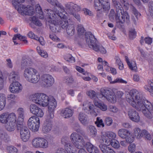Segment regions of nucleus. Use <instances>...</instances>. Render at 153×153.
<instances>
[{
  "mask_svg": "<svg viewBox=\"0 0 153 153\" xmlns=\"http://www.w3.org/2000/svg\"><path fill=\"white\" fill-rule=\"evenodd\" d=\"M48 22L50 28L53 32L57 33L61 28L65 29L69 36L74 35L75 32V26L73 24H68V20H70L69 16L65 11L59 12L56 8L53 10H48Z\"/></svg>",
  "mask_w": 153,
  "mask_h": 153,
  "instance_id": "f257e3e1",
  "label": "nucleus"
},
{
  "mask_svg": "<svg viewBox=\"0 0 153 153\" xmlns=\"http://www.w3.org/2000/svg\"><path fill=\"white\" fill-rule=\"evenodd\" d=\"M126 100L138 111H141L144 116L152 119L153 114V103L144 98L140 93L134 89L131 90L126 95Z\"/></svg>",
  "mask_w": 153,
  "mask_h": 153,
  "instance_id": "f03ea898",
  "label": "nucleus"
},
{
  "mask_svg": "<svg viewBox=\"0 0 153 153\" xmlns=\"http://www.w3.org/2000/svg\"><path fill=\"white\" fill-rule=\"evenodd\" d=\"M32 101L41 106H48V109L54 110L57 106L56 100L53 97H49L46 94L40 93H36L30 96Z\"/></svg>",
  "mask_w": 153,
  "mask_h": 153,
  "instance_id": "7ed1b4c3",
  "label": "nucleus"
},
{
  "mask_svg": "<svg viewBox=\"0 0 153 153\" xmlns=\"http://www.w3.org/2000/svg\"><path fill=\"white\" fill-rule=\"evenodd\" d=\"M13 6L18 12L22 15H32L35 13L33 7L25 5H21L25 0H9Z\"/></svg>",
  "mask_w": 153,
  "mask_h": 153,
  "instance_id": "20e7f679",
  "label": "nucleus"
},
{
  "mask_svg": "<svg viewBox=\"0 0 153 153\" xmlns=\"http://www.w3.org/2000/svg\"><path fill=\"white\" fill-rule=\"evenodd\" d=\"M112 1L116 8L117 14L115 20L116 23L120 25L125 22H128L129 21V16L127 12L124 11L122 5L116 0H112Z\"/></svg>",
  "mask_w": 153,
  "mask_h": 153,
  "instance_id": "39448f33",
  "label": "nucleus"
},
{
  "mask_svg": "<svg viewBox=\"0 0 153 153\" xmlns=\"http://www.w3.org/2000/svg\"><path fill=\"white\" fill-rule=\"evenodd\" d=\"M87 44L91 48L96 51H100L102 53L105 54L106 50L102 46H99L97 43L96 39L94 36L90 32L86 33L85 34Z\"/></svg>",
  "mask_w": 153,
  "mask_h": 153,
  "instance_id": "423d86ee",
  "label": "nucleus"
},
{
  "mask_svg": "<svg viewBox=\"0 0 153 153\" xmlns=\"http://www.w3.org/2000/svg\"><path fill=\"white\" fill-rule=\"evenodd\" d=\"M23 75L27 81L33 84L37 83L40 79V74L38 73L37 71L32 67L25 68L24 71Z\"/></svg>",
  "mask_w": 153,
  "mask_h": 153,
  "instance_id": "0eeeda50",
  "label": "nucleus"
},
{
  "mask_svg": "<svg viewBox=\"0 0 153 153\" xmlns=\"http://www.w3.org/2000/svg\"><path fill=\"white\" fill-rule=\"evenodd\" d=\"M70 139L75 147L79 149L78 153H87L85 149V144L81 136L73 132L70 136Z\"/></svg>",
  "mask_w": 153,
  "mask_h": 153,
  "instance_id": "6e6552de",
  "label": "nucleus"
},
{
  "mask_svg": "<svg viewBox=\"0 0 153 153\" xmlns=\"http://www.w3.org/2000/svg\"><path fill=\"white\" fill-rule=\"evenodd\" d=\"M99 97L102 100L106 99L109 102L114 104L117 101V98L114 93L110 89L104 88L100 90Z\"/></svg>",
  "mask_w": 153,
  "mask_h": 153,
  "instance_id": "1a4fd4ad",
  "label": "nucleus"
},
{
  "mask_svg": "<svg viewBox=\"0 0 153 153\" xmlns=\"http://www.w3.org/2000/svg\"><path fill=\"white\" fill-rule=\"evenodd\" d=\"M109 0H94V6L97 10L105 11L110 9Z\"/></svg>",
  "mask_w": 153,
  "mask_h": 153,
  "instance_id": "9d476101",
  "label": "nucleus"
},
{
  "mask_svg": "<svg viewBox=\"0 0 153 153\" xmlns=\"http://www.w3.org/2000/svg\"><path fill=\"white\" fill-rule=\"evenodd\" d=\"M116 136V134L114 132L111 131H108L104 133H102L99 141L100 143L108 145L110 141L115 140Z\"/></svg>",
  "mask_w": 153,
  "mask_h": 153,
  "instance_id": "9b49d317",
  "label": "nucleus"
},
{
  "mask_svg": "<svg viewBox=\"0 0 153 153\" xmlns=\"http://www.w3.org/2000/svg\"><path fill=\"white\" fill-rule=\"evenodd\" d=\"M118 136L122 138L125 139L128 143H132L134 141V136L128 130L125 128H121L118 131Z\"/></svg>",
  "mask_w": 153,
  "mask_h": 153,
  "instance_id": "f8f14e48",
  "label": "nucleus"
},
{
  "mask_svg": "<svg viewBox=\"0 0 153 153\" xmlns=\"http://www.w3.org/2000/svg\"><path fill=\"white\" fill-rule=\"evenodd\" d=\"M40 123V120L39 117L32 116L29 119L27 125L30 130L35 132L39 130Z\"/></svg>",
  "mask_w": 153,
  "mask_h": 153,
  "instance_id": "ddd939ff",
  "label": "nucleus"
},
{
  "mask_svg": "<svg viewBox=\"0 0 153 153\" xmlns=\"http://www.w3.org/2000/svg\"><path fill=\"white\" fill-rule=\"evenodd\" d=\"M66 7L70 11L71 14H72L79 21H80V15L78 13H74L73 11H78L81 10L80 7L78 5L72 2H69L65 4Z\"/></svg>",
  "mask_w": 153,
  "mask_h": 153,
  "instance_id": "4468645a",
  "label": "nucleus"
},
{
  "mask_svg": "<svg viewBox=\"0 0 153 153\" xmlns=\"http://www.w3.org/2000/svg\"><path fill=\"white\" fill-rule=\"evenodd\" d=\"M41 80L42 82V86L44 87H48L51 86L54 82L53 77L48 74L42 75L41 77Z\"/></svg>",
  "mask_w": 153,
  "mask_h": 153,
  "instance_id": "2eb2a0df",
  "label": "nucleus"
},
{
  "mask_svg": "<svg viewBox=\"0 0 153 153\" xmlns=\"http://www.w3.org/2000/svg\"><path fill=\"white\" fill-rule=\"evenodd\" d=\"M17 129L20 130L21 138L24 142L27 141L30 137V133L28 128L24 125L17 126Z\"/></svg>",
  "mask_w": 153,
  "mask_h": 153,
  "instance_id": "dca6fc26",
  "label": "nucleus"
},
{
  "mask_svg": "<svg viewBox=\"0 0 153 153\" xmlns=\"http://www.w3.org/2000/svg\"><path fill=\"white\" fill-rule=\"evenodd\" d=\"M22 85L20 82H13L10 85L9 90L13 94H18L22 92Z\"/></svg>",
  "mask_w": 153,
  "mask_h": 153,
  "instance_id": "f3484780",
  "label": "nucleus"
},
{
  "mask_svg": "<svg viewBox=\"0 0 153 153\" xmlns=\"http://www.w3.org/2000/svg\"><path fill=\"white\" fill-rule=\"evenodd\" d=\"M30 112L37 117H42L44 115L43 110L35 104H31L30 106Z\"/></svg>",
  "mask_w": 153,
  "mask_h": 153,
  "instance_id": "a211bd4d",
  "label": "nucleus"
},
{
  "mask_svg": "<svg viewBox=\"0 0 153 153\" xmlns=\"http://www.w3.org/2000/svg\"><path fill=\"white\" fill-rule=\"evenodd\" d=\"M47 1L52 5L54 6L55 5L57 7H53L52 9H47L45 10V13L48 14V10H53V9L54 8H56L57 10H59V12H60V11L61 12H63V11H65L64 7L62 5V4L60 3L57 0H47Z\"/></svg>",
  "mask_w": 153,
  "mask_h": 153,
  "instance_id": "6ab92c4d",
  "label": "nucleus"
},
{
  "mask_svg": "<svg viewBox=\"0 0 153 153\" xmlns=\"http://www.w3.org/2000/svg\"><path fill=\"white\" fill-rule=\"evenodd\" d=\"M16 117L15 116L14 117L7 122L5 125L6 129L8 131H14L16 126H17L16 122Z\"/></svg>",
  "mask_w": 153,
  "mask_h": 153,
  "instance_id": "aec40b11",
  "label": "nucleus"
},
{
  "mask_svg": "<svg viewBox=\"0 0 153 153\" xmlns=\"http://www.w3.org/2000/svg\"><path fill=\"white\" fill-rule=\"evenodd\" d=\"M15 116L16 115L14 113L10 114L7 112L3 113L0 115V122L5 124Z\"/></svg>",
  "mask_w": 153,
  "mask_h": 153,
  "instance_id": "412c9836",
  "label": "nucleus"
},
{
  "mask_svg": "<svg viewBox=\"0 0 153 153\" xmlns=\"http://www.w3.org/2000/svg\"><path fill=\"white\" fill-rule=\"evenodd\" d=\"M128 114L129 118L132 121L136 122L139 121L140 116L138 113L135 110L130 109L128 111Z\"/></svg>",
  "mask_w": 153,
  "mask_h": 153,
  "instance_id": "4be33fe9",
  "label": "nucleus"
},
{
  "mask_svg": "<svg viewBox=\"0 0 153 153\" xmlns=\"http://www.w3.org/2000/svg\"><path fill=\"white\" fill-rule=\"evenodd\" d=\"M17 113L18 115V119L16 121L17 126L24 125L23 122L25 116L23 109L21 108H19L17 110Z\"/></svg>",
  "mask_w": 153,
  "mask_h": 153,
  "instance_id": "5701e85b",
  "label": "nucleus"
},
{
  "mask_svg": "<svg viewBox=\"0 0 153 153\" xmlns=\"http://www.w3.org/2000/svg\"><path fill=\"white\" fill-rule=\"evenodd\" d=\"M133 135L134 136V139L135 137L137 139H140L143 137V134L145 133V130H141L139 127H136L133 129Z\"/></svg>",
  "mask_w": 153,
  "mask_h": 153,
  "instance_id": "b1692460",
  "label": "nucleus"
},
{
  "mask_svg": "<svg viewBox=\"0 0 153 153\" xmlns=\"http://www.w3.org/2000/svg\"><path fill=\"white\" fill-rule=\"evenodd\" d=\"M73 113L72 110L69 108H66L62 110L61 114L65 118H69L72 116Z\"/></svg>",
  "mask_w": 153,
  "mask_h": 153,
  "instance_id": "393cba45",
  "label": "nucleus"
},
{
  "mask_svg": "<svg viewBox=\"0 0 153 153\" xmlns=\"http://www.w3.org/2000/svg\"><path fill=\"white\" fill-rule=\"evenodd\" d=\"M35 10L36 13L39 14L40 19H42L46 20L48 21V17L45 16L43 12L42 8L39 4H38L36 5Z\"/></svg>",
  "mask_w": 153,
  "mask_h": 153,
  "instance_id": "a878e982",
  "label": "nucleus"
},
{
  "mask_svg": "<svg viewBox=\"0 0 153 153\" xmlns=\"http://www.w3.org/2000/svg\"><path fill=\"white\" fill-rule=\"evenodd\" d=\"M78 119L80 123L83 125H86L88 123V116L82 112H81L79 114Z\"/></svg>",
  "mask_w": 153,
  "mask_h": 153,
  "instance_id": "bb28decb",
  "label": "nucleus"
},
{
  "mask_svg": "<svg viewBox=\"0 0 153 153\" xmlns=\"http://www.w3.org/2000/svg\"><path fill=\"white\" fill-rule=\"evenodd\" d=\"M87 150L90 153H99V151L96 146L89 143L86 144Z\"/></svg>",
  "mask_w": 153,
  "mask_h": 153,
  "instance_id": "cd10ccee",
  "label": "nucleus"
},
{
  "mask_svg": "<svg viewBox=\"0 0 153 153\" xmlns=\"http://www.w3.org/2000/svg\"><path fill=\"white\" fill-rule=\"evenodd\" d=\"M94 103L96 106L99 108L102 111H105L107 109V105L101 102L98 99L94 100Z\"/></svg>",
  "mask_w": 153,
  "mask_h": 153,
  "instance_id": "c85d7f7f",
  "label": "nucleus"
},
{
  "mask_svg": "<svg viewBox=\"0 0 153 153\" xmlns=\"http://www.w3.org/2000/svg\"><path fill=\"white\" fill-rule=\"evenodd\" d=\"M13 40L15 45L18 44V41L19 40L24 42L25 43H26L27 42L25 37L22 36L20 34L15 35L13 37Z\"/></svg>",
  "mask_w": 153,
  "mask_h": 153,
  "instance_id": "c756f323",
  "label": "nucleus"
},
{
  "mask_svg": "<svg viewBox=\"0 0 153 153\" xmlns=\"http://www.w3.org/2000/svg\"><path fill=\"white\" fill-rule=\"evenodd\" d=\"M52 123L45 121L42 128V132L45 134L49 132L52 129Z\"/></svg>",
  "mask_w": 153,
  "mask_h": 153,
  "instance_id": "7c9ffc66",
  "label": "nucleus"
},
{
  "mask_svg": "<svg viewBox=\"0 0 153 153\" xmlns=\"http://www.w3.org/2000/svg\"><path fill=\"white\" fill-rule=\"evenodd\" d=\"M19 76L18 72L12 71L10 73L8 77L10 82H17L16 80L19 79Z\"/></svg>",
  "mask_w": 153,
  "mask_h": 153,
  "instance_id": "2f4dec72",
  "label": "nucleus"
},
{
  "mask_svg": "<svg viewBox=\"0 0 153 153\" xmlns=\"http://www.w3.org/2000/svg\"><path fill=\"white\" fill-rule=\"evenodd\" d=\"M144 89L149 92L150 94L153 96V80H150L148 81V84L144 86Z\"/></svg>",
  "mask_w": 153,
  "mask_h": 153,
  "instance_id": "473e14b6",
  "label": "nucleus"
},
{
  "mask_svg": "<svg viewBox=\"0 0 153 153\" xmlns=\"http://www.w3.org/2000/svg\"><path fill=\"white\" fill-rule=\"evenodd\" d=\"M88 134L92 137H94L97 134V130L95 127L92 125H89L87 127Z\"/></svg>",
  "mask_w": 153,
  "mask_h": 153,
  "instance_id": "72a5a7b5",
  "label": "nucleus"
},
{
  "mask_svg": "<svg viewBox=\"0 0 153 153\" xmlns=\"http://www.w3.org/2000/svg\"><path fill=\"white\" fill-rule=\"evenodd\" d=\"M6 98L5 94H0V111L3 110L5 105Z\"/></svg>",
  "mask_w": 153,
  "mask_h": 153,
  "instance_id": "f704fd0d",
  "label": "nucleus"
},
{
  "mask_svg": "<svg viewBox=\"0 0 153 153\" xmlns=\"http://www.w3.org/2000/svg\"><path fill=\"white\" fill-rule=\"evenodd\" d=\"M125 59L129 68L132 71H136L137 70V67L135 62H130L128 57L127 56L125 57Z\"/></svg>",
  "mask_w": 153,
  "mask_h": 153,
  "instance_id": "c9c22d12",
  "label": "nucleus"
},
{
  "mask_svg": "<svg viewBox=\"0 0 153 153\" xmlns=\"http://www.w3.org/2000/svg\"><path fill=\"white\" fill-rule=\"evenodd\" d=\"M48 113L46 117L45 121L52 123L53 119L54 117V110L48 109Z\"/></svg>",
  "mask_w": 153,
  "mask_h": 153,
  "instance_id": "e433bc0d",
  "label": "nucleus"
},
{
  "mask_svg": "<svg viewBox=\"0 0 153 153\" xmlns=\"http://www.w3.org/2000/svg\"><path fill=\"white\" fill-rule=\"evenodd\" d=\"M107 77L110 83L111 84H114L117 83L126 84L127 82L126 81L123 79L121 78H117L114 79L113 81H111L112 78L111 76H108Z\"/></svg>",
  "mask_w": 153,
  "mask_h": 153,
  "instance_id": "4c0bfd02",
  "label": "nucleus"
},
{
  "mask_svg": "<svg viewBox=\"0 0 153 153\" xmlns=\"http://www.w3.org/2000/svg\"><path fill=\"white\" fill-rule=\"evenodd\" d=\"M82 110L86 112H87L89 110H92V108L94 107L93 104H91L90 102L87 101L84 102Z\"/></svg>",
  "mask_w": 153,
  "mask_h": 153,
  "instance_id": "58836bf2",
  "label": "nucleus"
},
{
  "mask_svg": "<svg viewBox=\"0 0 153 153\" xmlns=\"http://www.w3.org/2000/svg\"><path fill=\"white\" fill-rule=\"evenodd\" d=\"M77 30L78 36H83L85 32V30L82 26L81 24H79L77 27Z\"/></svg>",
  "mask_w": 153,
  "mask_h": 153,
  "instance_id": "ea45409f",
  "label": "nucleus"
},
{
  "mask_svg": "<svg viewBox=\"0 0 153 153\" xmlns=\"http://www.w3.org/2000/svg\"><path fill=\"white\" fill-rule=\"evenodd\" d=\"M69 139L68 137L67 136H64L61 139V141L62 143L64 145L65 149V146H69V145H74L68 143Z\"/></svg>",
  "mask_w": 153,
  "mask_h": 153,
  "instance_id": "a19ab883",
  "label": "nucleus"
},
{
  "mask_svg": "<svg viewBox=\"0 0 153 153\" xmlns=\"http://www.w3.org/2000/svg\"><path fill=\"white\" fill-rule=\"evenodd\" d=\"M101 144L99 145V147L103 153H107V151L108 150L111 148L108 146L109 145L106 144L105 143H100Z\"/></svg>",
  "mask_w": 153,
  "mask_h": 153,
  "instance_id": "79ce46f5",
  "label": "nucleus"
},
{
  "mask_svg": "<svg viewBox=\"0 0 153 153\" xmlns=\"http://www.w3.org/2000/svg\"><path fill=\"white\" fill-rule=\"evenodd\" d=\"M101 144L99 145V147L103 153H107V151L108 150L111 148L108 146L109 145L106 144L105 143H100Z\"/></svg>",
  "mask_w": 153,
  "mask_h": 153,
  "instance_id": "37998d69",
  "label": "nucleus"
},
{
  "mask_svg": "<svg viewBox=\"0 0 153 153\" xmlns=\"http://www.w3.org/2000/svg\"><path fill=\"white\" fill-rule=\"evenodd\" d=\"M95 123L98 127H104L105 125L103 122L102 120L100 117H98L96 119V120Z\"/></svg>",
  "mask_w": 153,
  "mask_h": 153,
  "instance_id": "c03bdc74",
  "label": "nucleus"
},
{
  "mask_svg": "<svg viewBox=\"0 0 153 153\" xmlns=\"http://www.w3.org/2000/svg\"><path fill=\"white\" fill-rule=\"evenodd\" d=\"M76 148L73 145H69V146H65V150L67 151V153H76Z\"/></svg>",
  "mask_w": 153,
  "mask_h": 153,
  "instance_id": "a18cd8bd",
  "label": "nucleus"
},
{
  "mask_svg": "<svg viewBox=\"0 0 153 153\" xmlns=\"http://www.w3.org/2000/svg\"><path fill=\"white\" fill-rule=\"evenodd\" d=\"M86 94L90 98L93 99L94 100H95L98 99V98L96 97V93L93 90H91L88 91L86 92Z\"/></svg>",
  "mask_w": 153,
  "mask_h": 153,
  "instance_id": "49530a36",
  "label": "nucleus"
},
{
  "mask_svg": "<svg viewBox=\"0 0 153 153\" xmlns=\"http://www.w3.org/2000/svg\"><path fill=\"white\" fill-rule=\"evenodd\" d=\"M6 79L4 76L2 71L0 70V90L3 88L4 82Z\"/></svg>",
  "mask_w": 153,
  "mask_h": 153,
  "instance_id": "de8ad7c7",
  "label": "nucleus"
},
{
  "mask_svg": "<svg viewBox=\"0 0 153 153\" xmlns=\"http://www.w3.org/2000/svg\"><path fill=\"white\" fill-rule=\"evenodd\" d=\"M111 144L112 147L116 149H118L120 146L119 142L116 140H114L111 141L109 145Z\"/></svg>",
  "mask_w": 153,
  "mask_h": 153,
  "instance_id": "09e8293b",
  "label": "nucleus"
},
{
  "mask_svg": "<svg viewBox=\"0 0 153 153\" xmlns=\"http://www.w3.org/2000/svg\"><path fill=\"white\" fill-rule=\"evenodd\" d=\"M65 60L69 62L73 63L75 62L74 58L71 54H67L64 56Z\"/></svg>",
  "mask_w": 153,
  "mask_h": 153,
  "instance_id": "8fccbe9b",
  "label": "nucleus"
},
{
  "mask_svg": "<svg viewBox=\"0 0 153 153\" xmlns=\"http://www.w3.org/2000/svg\"><path fill=\"white\" fill-rule=\"evenodd\" d=\"M40 148H47L49 146L48 141L42 137Z\"/></svg>",
  "mask_w": 153,
  "mask_h": 153,
  "instance_id": "3c124183",
  "label": "nucleus"
},
{
  "mask_svg": "<svg viewBox=\"0 0 153 153\" xmlns=\"http://www.w3.org/2000/svg\"><path fill=\"white\" fill-rule=\"evenodd\" d=\"M31 20L32 22L36 25L39 26H41L42 25V23L35 16L31 17Z\"/></svg>",
  "mask_w": 153,
  "mask_h": 153,
  "instance_id": "603ef678",
  "label": "nucleus"
},
{
  "mask_svg": "<svg viewBox=\"0 0 153 153\" xmlns=\"http://www.w3.org/2000/svg\"><path fill=\"white\" fill-rule=\"evenodd\" d=\"M7 151L10 153H17V149L13 146H9L7 147Z\"/></svg>",
  "mask_w": 153,
  "mask_h": 153,
  "instance_id": "864d4df0",
  "label": "nucleus"
},
{
  "mask_svg": "<svg viewBox=\"0 0 153 153\" xmlns=\"http://www.w3.org/2000/svg\"><path fill=\"white\" fill-rule=\"evenodd\" d=\"M7 134L3 131L0 132V140H6L8 138Z\"/></svg>",
  "mask_w": 153,
  "mask_h": 153,
  "instance_id": "5fc2aeb1",
  "label": "nucleus"
},
{
  "mask_svg": "<svg viewBox=\"0 0 153 153\" xmlns=\"http://www.w3.org/2000/svg\"><path fill=\"white\" fill-rule=\"evenodd\" d=\"M6 65L7 67L9 68L12 69L13 67V62L10 59H6Z\"/></svg>",
  "mask_w": 153,
  "mask_h": 153,
  "instance_id": "6e6d98bb",
  "label": "nucleus"
},
{
  "mask_svg": "<svg viewBox=\"0 0 153 153\" xmlns=\"http://www.w3.org/2000/svg\"><path fill=\"white\" fill-rule=\"evenodd\" d=\"M39 137L34 138L32 141V146L35 148H39Z\"/></svg>",
  "mask_w": 153,
  "mask_h": 153,
  "instance_id": "4d7b16f0",
  "label": "nucleus"
},
{
  "mask_svg": "<svg viewBox=\"0 0 153 153\" xmlns=\"http://www.w3.org/2000/svg\"><path fill=\"white\" fill-rule=\"evenodd\" d=\"M104 121L105 124L108 126H110L113 123V120L110 117H105Z\"/></svg>",
  "mask_w": 153,
  "mask_h": 153,
  "instance_id": "13d9d810",
  "label": "nucleus"
},
{
  "mask_svg": "<svg viewBox=\"0 0 153 153\" xmlns=\"http://www.w3.org/2000/svg\"><path fill=\"white\" fill-rule=\"evenodd\" d=\"M109 111L111 112L116 113L118 111V109L117 107L113 105H110L108 107Z\"/></svg>",
  "mask_w": 153,
  "mask_h": 153,
  "instance_id": "bf43d9fd",
  "label": "nucleus"
},
{
  "mask_svg": "<svg viewBox=\"0 0 153 153\" xmlns=\"http://www.w3.org/2000/svg\"><path fill=\"white\" fill-rule=\"evenodd\" d=\"M122 4L123 7L126 10H127L129 7V4L128 3L127 0H120Z\"/></svg>",
  "mask_w": 153,
  "mask_h": 153,
  "instance_id": "052dcab7",
  "label": "nucleus"
},
{
  "mask_svg": "<svg viewBox=\"0 0 153 153\" xmlns=\"http://www.w3.org/2000/svg\"><path fill=\"white\" fill-rule=\"evenodd\" d=\"M65 82L68 84L70 85L74 82V80L72 76H70L65 77Z\"/></svg>",
  "mask_w": 153,
  "mask_h": 153,
  "instance_id": "680f3d73",
  "label": "nucleus"
},
{
  "mask_svg": "<svg viewBox=\"0 0 153 153\" xmlns=\"http://www.w3.org/2000/svg\"><path fill=\"white\" fill-rule=\"evenodd\" d=\"M117 13L115 14L114 10L113 9L111 10L110 14H109V18L111 21H113L114 20V18L116 17V15Z\"/></svg>",
  "mask_w": 153,
  "mask_h": 153,
  "instance_id": "e2e57ef3",
  "label": "nucleus"
},
{
  "mask_svg": "<svg viewBox=\"0 0 153 153\" xmlns=\"http://www.w3.org/2000/svg\"><path fill=\"white\" fill-rule=\"evenodd\" d=\"M136 148V146L134 144H131L128 147V149L131 153L134 152Z\"/></svg>",
  "mask_w": 153,
  "mask_h": 153,
  "instance_id": "0e129e2a",
  "label": "nucleus"
},
{
  "mask_svg": "<svg viewBox=\"0 0 153 153\" xmlns=\"http://www.w3.org/2000/svg\"><path fill=\"white\" fill-rule=\"evenodd\" d=\"M136 34V32L134 29H132L130 30L129 33L130 38H135Z\"/></svg>",
  "mask_w": 153,
  "mask_h": 153,
  "instance_id": "69168bd1",
  "label": "nucleus"
},
{
  "mask_svg": "<svg viewBox=\"0 0 153 153\" xmlns=\"http://www.w3.org/2000/svg\"><path fill=\"white\" fill-rule=\"evenodd\" d=\"M27 35L28 37L31 39H33L36 40H37L38 37L35 35L32 32L30 31L28 33Z\"/></svg>",
  "mask_w": 153,
  "mask_h": 153,
  "instance_id": "338daca9",
  "label": "nucleus"
},
{
  "mask_svg": "<svg viewBox=\"0 0 153 153\" xmlns=\"http://www.w3.org/2000/svg\"><path fill=\"white\" fill-rule=\"evenodd\" d=\"M145 133L143 134V137H144L146 139L149 140H150L152 139V137L149 133L145 130Z\"/></svg>",
  "mask_w": 153,
  "mask_h": 153,
  "instance_id": "774afa93",
  "label": "nucleus"
}]
</instances>
